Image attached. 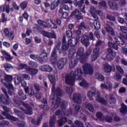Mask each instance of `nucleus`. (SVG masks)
Here are the masks:
<instances>
[{"instance_id":"1","label":"nucleus","mask_w":127,"mask_h":127,"mask_svg":"<svg viewBox=\"0 0 127 127\" xmlns=\"http://www.w3.org/2000/svg\"><path fill=\"white\" fill-rule=\"evenodd\" d=\"M52 74L49 75L48 78L51 83L53 84L52 87V94L51 97H53L52 100H53V105L55 106V108H58L61 105V110H58L56 112V115L59 116L60 119L58 122L59 125H64L66 122H67V118L64 117L65 113V106L63 103H61V99L59 97L62 96V90L60 88H57L55 90V83L56 82V78L58 77V71L57 69H54Z\"/></svg>"},{"instance_id":"2","label":"nucleus","mask_w":127,"mask_h":127,"mask_svg":"<svg viewBox=\"0 0 127 127\" xmlns=\"http://www.w3.org/2000/svg\"><path fill=\"white\" fill-rule=\"evenodd\" d=\"M83 72L80 68H76L75 71H71L70 74H67L65 76V82L68 85L73 86L75 84V80L79 81V85L83 88H88L89 83L86 82V80L82 78Z\"/></svg>"},{"instance_id":"3","label":"nucleus","mask_w":127,"mask_h":127,"mask_svg":"<svg viewBox=\"0 0 127 127\" xmlns=\"http://www.w3.org/2000/svg\"><path fill=\"white\" fill-rule=\"evenodd\" d=\"M70 98L72 100L71 103H76L75 112H76V113H80V114L85 113V111L82 110V108L79 106V104L81 103V96L80 94L74 93L73 95V97H70Z\"/></svg>"},{"instance_id":"4","label":"nucleus","mask_w":127,"mask_h":127,"mask_svg":"<svg viewBox=\"0 0 127 127\" xmlns=\"http://www.w3.org/2000/svg\"><path fill=\"white\" fill-rule=\"evenodd\" d=\"M94 91H89L87 93V96L90 100H93V96L96 97V100L99 103H101L103 105L108 104V101H105L104 99L100 97V92L96 90V88H93Z\"/></svg>"},{"instance_id":"5","label":"nucleus","mask_w":127,"mask_h":127,"mask_svg":"<svg viewBox=\"0 0 127 127\" xmlns=\"http://www.w3.org/2000/svg\"><path fill=\"white\" fill-rule=\"evenodd\" d=\"M75 51V50L72 51L71 49L69 51L68 58L69 59H70L69 65L70 69H74V67H76L77 64H78V59L76 58H74Z\"/></svg>"},{"instance_id":"6","label":"nucleus","mask_w":127,"mask_h":127,"mask_svg":"<svg viewBox=\"0 0 127 127\" xmlns=\"http://www.w3.org/2000/svg\"><path fill=\"white\" fill-rule=\"evenodd\" d=\"M38 23L40 26H43V27H47V26H49L51 28H53L54 29H56L58 27L57 25L52 22L50 19L47 20L46 22L39 20H38Z\"/></svg>"},{"instance_id":"7","label":"nucleus","mask_w":127,"mask_h":127,"mask_svg":"<svg viewBox=\"0 0 127 127\" xmlns=\"http://www.w3.org/2000/svg\"><path fill=\"white\" fill-rule=\"evenodd\" d=\"M40 56L42 57H38V56L35 55H30V57L31 59L35 60V61H38L41 63L42 62H46L47 61V59H48V55L46 53H43L42 54L40 55Z\"/></svg>"},{"instance_id":"8","label":"nucleus","mask_w":127,"mask_h":127,"mask_svg":"<svg viewBox=\"0 0 127 127\" xmlns=\"http://www.w3.org/2000/svg\"><path fill=\"white\" fill-rule=\"evenodd\" d=\"M2 91L5 94V97L3 96L2 94H0V101L4 105H8L9 104V98H8L7 94H6V90L4 88H2Z\"/></svg>"},{"instance_id":"9","label":"nucleus","mask_w":127,"mask_h":127,"mask_svg":"<svg viewBox=\"0 0 127 127\" xmlns=\"http://www.w3.org/2000/svg\"><path fill=\"white\" fill-rule=\"evenodd\" d=\"M83 72L85 74H88V75H92L94 73V70L92 66L89 64H85L83 65Z\"/></svg>"},{"instance_id":"10","label":"nucleus","mask_w":127,"mask_h":127,"mask_svg":"<svg viewBox=\"0 0 127 127\" xmlns=\"http://www.w3.org/2000/svg\"><path fill=\"white\" fill-rule=\"evenodd\" d=\"M67 63V59L66 58H61L56 63V64L60 70L61 69H63L65 65H66Z\"/></svg>"},{"instance_id":"11","label":"nucleus","mask_w":127,"mask_h":127,"mask_svg":"<svg viewBox=\"0 0 127 127\" xmlns=\"http://www.w3.org/2000/svg\"><path fill=\"white\" fill-rule=\"evenodd\" d=\"M89 12L91 13L94 18H98V16H96L95 12L98 13L100 16H103V18H105V15L103 13V12L100 11H97L96 8L94 7H91V9L89 10Z\"/></svg>"},{"instance_id":"12","label":"nucleus","mask_w":127,"mask_h":127,"mask_svg":"<svg viewBox=\"0 0 127 127\" xmlns=\"http://www.w3.org/2000/svg\"><path fill=\"white\" fill-rule=\"evenodd\" d=\"M96 116L100 121H106L107 123H112V121H113V119L109 116H107L106 118H104L103 114L101 112H98L96 114Z\"/></svg>"},{"instance_id":"13","label":"nucleus","mask_w":127,"mask_h":127,"mask_svg":"<svg viewBox=\"0 0 127 127\" xmlns=\"http://www.w3.org/2000/svg\"><path fill=\"white\" fill-rule=\"evenodd\" d=\"M22 105L25 107L26 110H24L23 108H20V109L25 113V114H26L27 115H32V108H30L29 107V105L28 104H26L25 103H22Z\"/></svg>"},{"instance_id":"14","label":"nucleus","mask_w":127,"mask_h":127,"mask_svg":"<svg viewBox=\"0 0 127 127\" xmlns=\"http://www.w3.org/2000/svg\"><path fill=\"white\" fill-rule=\"evenodd\" d=\"M108 52L109 54L106 56V59L109 61L113 60L116 56V52L113 51L111 49H108Z\"/></svg>"},{"instance_id":"15","label":"nucleus","mask_w":127,"mask_h":127,"mask_svg":"<svg viewBox=\"0 0 127 127\" xmlns=\"http://www.w3.org/2000/svg\"><path fill=\"white\" fill-rule=\"evenodd\" d=\"M0 52L5 57V59H6V61L10 62L11 61V60H12V59H13V57L10 55V54L6 52V51H5V50H1Z\"/></svg>"},{"instance_id":"16","label":"nucleus","mask_w":127,"mask_h":127,"mask_svg":"<svg viewBox=\"0 0 127 127\" xmlns=\"http://www.w3.org/2000/svg\"><path fill=\"white\" fill-rule=\"evenodd\" d=\"M80 40V38H78V39H70L68 41V45L67 46H71V47H75V45L79 42V40Z\"/></svg>"},{"instance_id":"17","label":"nucleus","mask_w":127,"mask_h":127,"mask_svg":"<svg viewBox=\"0 0 127 127\" xmlns=\"http://www.w3.org/2000/svg\"><path fill=\"white\" fill-rule=\"evenodd\" d=\"M39 68L41 71L44 72H52L53 71V68L50 65L47 64L40 66Z\"/></svg>"},{"instance_id":"18","label":"nucleus","mask_w":127,"mask_h":127,"mask_svg":"<svg viewBox=\"0 0 127 127\" xmlns=\"http://www.w3.org/2000/svg\"><path fill=\"white\" fill-rule=\"evenodd\" d=\"M70 16H74L76 19H82L83 18V16H81V12H79L78 10H75L71 14Z\"/></svg>"},{"instance_id":"19","label":"nucleus","mask_w":127,"mask_h":127,"mask_svg":"<svg viewBox=\"0 0 127 127\" xmlns=\"http://www.w3.org/2000/svg\"><path fill=\"white\" fill-rule=\"evenodd\" d=\"M81 43L84 44L86 47H88V46L89 44V37L87 35H85L82 37L81 40Z\"/></svg>"},{"instance_id":"20","label":"nucleus","mask_w":127,"mask_h":127,"mask_svg":"<svg viewBox=\"0 0 127 127\" xmlns=\"http://www.w3.org/2000/svg\"><path fill=\"white\" fill-rule=\"evenodd\" d=\"M2 115H3L4 117H5L6 119H7V120H9L10 121H17V118H16V117L12 116L8 113H5L4 112H2Z\"/></svg>"},{"instance_id":"21","label":"nucleus","mask_w":127,"mask_h":127,"mask_svg":"<svg viewBox=\"0 0 127 127\" xmlns=\"http://www.w3.org/2000/svg\"><path fill=\"white\" fill-rule=\"evenodd\" d=\"M15 85H18L19 83H21L22 87H26V82L24 81H21V77L18 76L17 80H14Z\"/></svg>"},{"instance_id":"22","label":"nucleus","mask_w":127,"mask_h":127,"mask_svg":"<svg viewBox=\"0 0 127 127\" xmlns=\"http://www.w3.org/2000/svg\"><path fill=\"white\" fill-rule=\"evenodd\" d=\"M27 73H29L30 75L35 76V75H36V74L38 73V70L29 67V68H27Z\"/></svg>"},{"instance_id":"23","label":"nucleus","mask_w":127,"mask_h":127,"mask_svg":"<svg viewBox=\"0 0 127 127\" xmlns=\"http://www.w3.org/2000/svg\"><path fill=\"white\" fill-rule=\"evenodd\" d=\"M5 11L6 13H9V5H5L4 6H0V13Z\"/></svg>"},{"instance_id":"24","label":"nucleus","mask_w":127,"mask_h":127,"mask_svg":"<svg viewBox=\"0 0 127 127\" xmlns=\"http://www.w3.org/2000/svg\"><path fill=\"white\" fill-rule=\"evenodd\" d=\"M105 29L107 32H109L111 35H115V31L113 29V28L109 25V24H107L105 26Z\"/></svg>"},{"instance_id":"25","label":"nucleus","mask_w":127,"mask_h":127,"mask_svg":"<svg viewBox=\"0 0 127 127\" xmlns=\"http://www.w3.org/2000/svg\"><path fill=\"white\" fill-rule=\"evenodd\" d=\"M103 69L106 73H110V72L112 71L113 68L110 64L106 63L103 65Z\"/></svg>"},{"instance_id":"26","label":"nucleus","mask_w":127,"mask_h":127,"mask_svg":"<svg viewBox=\"0 0 127 127\" xmlns=\"http://www.w3.org/2000/svg\"><path fill=\"white\" fill-rule=\"evenodd\" d=\"M44 36L46 37H51L52 38H56V34L54 32L49 33L48 32H44L43 33Z\"/></svg>"},{"instance_id":"27","label":"nucleus","mask_w":127,"mask_h":127,"mask_svg":"<svg viewBox=\"0 0 127 127\" xmlns=\"http://www.w3.org/2000/svg\"><path fill=\"white\" fill-rule=\"evenodd\" d=\"M60 3L59 0H55L51 5V9L53 10L56 8Z\"/></svg>"},{"instance_id":"28","label":"nucleus","mask_w":127,"mask_h":127,"mask_svg":"<svg viewBox=\"0 0 127 127\" xmlns=\"http://www.w3.org/2000/svg\"><path fill=\"white\" fill-rule=\"evenodd\" d=\"M18 97L21 99V100H26V95L23 94V91L21 89L19 90L18 92Z\"/></svg>"},{"instance_id":"29","label":"nucleus","mask_w":127,"mask_h":127,"mask_svg":"<svg viewBox=\"0 0 127 127\" xmlns=\"http://www.w3.org/2000/svg\"><path fill=\"white\" fill-rule=\"evenodd\" d=\"M68 49L69 46L66 45V38L64 37L63 40V46L62 47V49H63V50H68Z\"/></svg>"},{"instance_id":"30","label":"nucleus","mask_w":127,"mask_h":127,"mask_svg":"<svg viewBox=\"0 0 127 127\" xmlns=\"http://www.w3.org/2000/svg\"><path fill=\"white\" fill-rule=\"evenodd\" d=\"M25 92L27 94H29V95H31V96H33L34 95V90L32 88L29 89V88L26 87L24 88Z\"/></svg>"},{"instance_id":"31","label":"nucleus","mask_w":127,"mask_h":127,"mask_svg":"<svg viewBox=\"0 0 127 127\" xmlns=\"http://www.w3.org/2000/svg\"><path fill=\"white\" fill-rule=\"evenodd\" d=\"M109 6L112 9H117L118 8V4L116 3V2H114L113 1H110L109 2Z\"/></svg>"},{"instance_id":"32","label":"nucleus","mask_w":127,"mask_h":127,"mask_svg":"<svg viewBox=\"0 0 127 127\" xmlns=\"http://www.w3.org/2000/svg\"><path fill=\"white\" fill-rule=\"evenodd\" d=\"M95 78L99 81H104V80H105V77H104V76H103L102 74L99 72L96 73Z\"/></svg>"},{"instance_id":"33","label":"nucleus","mask_w":127,"mask_h":127,"mask_svg":"<svg viewBox=\"0 0 127 127\" xmlns=\"http://www.w3.org/2000/svg\"><path fill=\"white\" fill-rule=\"evenodd\" d=\"M120 112L122 114H127V106L125 104L122 103L121 104V109Z\"/></svg>"},{"instance_id":"34","label":"nucleus","mask_w":127,"mask_h":127,"mask_svg":"<svg viewBox=\"0 0 127 127\" xmlns=\"http://www.w3.org/2000/svg\"><path fill=\"white\" fill-rule=\"evenodd\" d=\"M29 66H27V64H21L18 65L17 67L18 70H22V69H26V71H27V68H29Z\"/></svg>"},{"instance_id":"35","label":"nucleus","mask_w":127,"mask_h":127,"mask_svg":"<svg viewBox=\"0 0 127 127\" xmlns=\"http://www.w3.org/2000/svg\"><path fill=\"white\" fill-rule=\"evenodd\" d=\"M84 52V48H80L77 52V56H80V58H83V53Z\"/></svg>"},{"instance_id":"36","label":"nucleus","mask_w":127,"mask_h":127,"mask_svg":"<svg viewBox=\"0 0 127 127\" xmlns=\"http://www.w3.org/2000/svg\"><path fill=\"white\" fill-rule=\"evenodd\" d=\"M106 98H107V100H108V99H109V102L111 105L116 104V99H115V98H114V97L110 96V97H109V96L107 95V96H106Z\"/></svg>"},{"instance_id":"37","label":"nucleus","mask_w":127,"mask_h":127,"mask_svg":"<svg viewBox=\"0 0 127 127\" xmlns=\"http://www.w3.org/2000/svg\"><path fill=\"white\" fill-rule=\"evenodd\" d=\"M95 20H94V24L95 29L99 30L100 29V28H101V25L100 24V22L97 21V19H98V17L97 18H95Z\"/></svg>"},{"instance_id":"38","label":"nucleus","mask_w":127,"mask_h":127,"mask_svg":"<svg viewBox=\"0 0 127 127\" xmlns=\"http://www.w3.org/2000/svg\"><path fill=\"white\" fill-rule=\"evenodd\" d=\"M57 59V55H56V49H54L51 55V62L53 63V60H56Z\"/></svg>"},{"instance_id":"39","label":"nucleus","mask_w":127,"mask_h":127,"mask_svg":"<svg viewBox=\"0 0 127 127\" xmlns=\"http://www.w3.org/2000/svg\"><path fill=\"white\" fill-rule=\"evenodd\" d=\"M56 121V117L54 116V117H51L50 121V125L51 127H55V122Z\"/></svg>"},{"instance_id":"40","label":"nucleus","mask_w":127,"mask_h":127,"mask_svg":"<svg viewBox=\"0 0 127 127\" xmlns=\"http://www.w3.org/2000/svg\"><path fill=\"white\" fill-rule=\"evenodd\" d=\"M84 0H81L80 1H77V0H75L74 2V4L75 6H78V7H81L82 6V4L84 3Z\"/></svg>"},{"instance_id":"41","label":"nucleus","mask_w":127,"mask_h":127,"mask_svg":"<svg viewBox=\"0 0 127 127\" xmlns=\"http://www.w3.org/2000/svg\"><path fill=\"white\" fill-rule=\"evenodd\" d=\"M7 88L9 89V94H11V92H13V86L11 83H8L7 84Z\"/></svg>"},{"instance_id":"42","label":"nucleus","mask_w":127,"mask_h":127,"mask_svg":"<svg viewBox=\"0 0 127 127\" xmlns=\"http://www.w3.org/2000/svg\"><path fill=\"white\" fill-rule=\"evenodd\" d=\"M3 35H5L7 37H11V34H9V32L8 31V29L5 28L3 31Z\"/></svg>"},{"instance_id":"43","label":"nucleus","mask_w":127,"mask_h":127,"mask_svg":"<svg viewBox=\"0 0 127 127\" xmlns=\"http://www.w3.org/2000/svg\"><path fill=\"white\" fill-rule=\"evenodd\" d=\"M114 78L117 81H121L122 80V75L119 73H116L114 75Z\"/></svg>"},{"instance_id":"44","label":"nucleus","mask_w":127,"mask_h":127,"mask_svg":"<svg viewBox=\"0 0 127 127\" xmlns=\"http://www.w3.org/2000/svg\"><path fill=\"white\" fill-rule=\"evenodd\" d=\"M106 89L110 90H112L113 89V83L110 81H108L106 83Z\"/></svg>"},{"instance_id":"45","label":"nucleus","mask_w":127,"mask_h":127,"mask_svg":"<svg viewBox=\"0 0 127 127\" xmlns=\"http://www.w3.org/2000/svg\"><path fill=\"white\" fill-rule=\"evenodd\" d=\"M86 106L87 108H88L89 109L90 112H91L92 113H93V112H94V108L93 107V106H92V104H91V103H87L86 104Z\"/></svg>"},{"instance_id":"46","label":"nucleus","mask_w":127,"mask_h":127,"mask_svg":"<svg viewBox=\"0 0 127 127\" xmlns=\"http://www.w3.org/2000/svg\"><path fill=\"white\" fill-rule=\"evenodd\" d=\"M3 67L6 70V69H11L13 67L9 64H3Z\"/></svg>"},{"instance_id":"47","label":"nucleus","mask_w":127,"mask_h":127,"mask_svg":"<svg viewBox=\"0 0 127 127\" xmlns=\"http://www.w3.org/2000/svg\"><path fill=\"white\" fill-rule=\"evenodd\" d=\"M27 6V2L23 1L20 3V7L22 9H25Z\"/></svg>"},{"instance_id":"48","label":"nucleus","mask_w":127,"mask_h":127,"mask_svg":"<svg viewBox=\"0 0 127 127\" xmlns=\"http://www.w3.org/2000/svg\"><path fill=\"white\" fill-rule=\"evenodd\" d=\"M116 68H117V70L118 71V72H120V73L122 74V75H123L124 73V69H123V68H122V67H121V66L117 65L116 66Z\"/></svg>"},{"instance_id":"49","label":"nucleus","mask_w":127,"mask_h":127,"mask_svg":"<svg viewBox=\"0 0 127 127\" xmlns=\"http://www.w3.org/2000/svg\"><path fill=\"white\" fill-rule=\"evenodd\" d=\"M5 80L7 82H11L12 81V76L11 75H6L5 76Z\"/></svg>"},{"instance_id":"50","label":"nucleus","mask_w":127,"mask_h":127,"mask_svg":"<svg viewBox=\"0 0 127 127\" xmlns=\"http://www.w3.org/2000/svg\"><path fill=\"white\" fill-rule=\"evenodd\" d=\"M65 90H66V93L68 94V95H69V96H70V95L71 94H72V92H73V88H70V87H66L65 88Z\"/></svg>"},{"instance_id":"51","label":"nucleus","mask_w":127,"mask_h":127,"mask_svg":"<svg viewBox=\"0 0 127 127\" xmlns=\"http://www.w3.org/2000/svg\"><path fill=\"white\" fill-rule=\"evenodd\" d=\"M86 28H87V27L84 25L83 22H81L78 27V29H80V30H83L86 29Z\"/></svg>"},{"instance_id":"52","label":"nucleus","mask_w":127,"mask_h":127,"mask_svg":"<svg viewBox=\"0 0 127 127\" xmlns=\"http://www.w3.org/2000/svg\"><path fill=\"white\" fill-rule=\"evenodd\" d=\"M14 112L15 114H16L17 115V116H18V117H19V118H20L22 120L24 119V117H21V115H20V112H19L18 110H17V109H14Z\"/></svg>"},{"instance_id":"53","label":"nucleus","mask_w":127,"mask_h":127,"mask_svg":"<svg viewBox=\"0 0 127 127\" xmlns=\"http://www.w3.org/2000/svg\"><path fill=\"white\" fill-rule=\"evenodd\" d=\"M41 121V118H39L37 121H35L34 119H32L31 122L32 124H34V125H39V124H40Z\"/></svg>"},{"instance_id":"54","label":"nucleus","mask_w":127,"mask_h":127,"mask_svg":"<svg viewBox=\"0 0 127 127\" xmlns=\"http://www.w3.org/2000/svg\"><path fill=\"white\" fill-rule=\"evenodd\" d=\"M120 29L124 33H127V27L125 26H120Z\"/></svg>"},{"instance_id":"55","label":"nucleus","mask_w":127,"mask_h":127,"mask_svg":"<svg viewBox=\"0 0 127 127\" xmlns=\"http://www.w3.org/2000/svg\"><path fill=\"white\" fill-rule=\"evenodd\" d=\"M22 77L25 79V80H30V76H29L28 74H22Z\"/></svg>"},{"instance_id":"56","label":"nucleus","mask_w":127,"mask_h":127,"mask_svg":"<svg viewBox=\"0 0 127 127\" xmlns=\"http://www.w3.org/2000/svg\"><path fill=\"white\" fill-rule=\"evenodd\" d=\"M75 124L78 127H84V125H83V124H82L78 121H76L75 122Z\"/></svg>"},{"instance_id":"57","label":"nucleus","mask_w":127,"mask_h":127,"mask_svg":"<svg viewBox=\"0 0 127 127\" xmlns=\"http://www.w3.org/2000/svg\"><path fill=\"white\" fill-rule=\"evenodd\" d=\"M119 3L121 6H124L127 2L125 0H119Z\"/></svg>"},{"instance_id":"58","label":"nucleus","mask_w":127,"mask_h":127,"mask_svg":"<svg viewBox=\"0 0 127 127\" xmlns=\"http://www.w3.org/2000/svg\"><path fill=\"white\" fill-rule=\"evenodd\" d=\"M2 109L3 110V112L5 113V114H8V113H9V108H7V107L6 106H3L2 107Z\"/></svg>"},{"instance_id":"59","label":"nucleus","mask_w":127,"mask_h":127,"mask_svg":"<svg viewBox=\"0 0 127 127\" xmlns=\"http://www.w3.org/2000/svg\"><path fill=\"white\" fill-rule=\"evenodd\" d=\"M39 107L41 109H43V110L44 111H47L48 110V106L47 105H39Z\"/></svg>"},{"instance_id":"60","label":"nucleus","mask_w":127,"mask_h":127,"mask_svg":"<svg viewBox=\"0 0 127 127\" xmlns=\"http://www.w3.org/2000/svg\"><path fill=\"white\" fill-rule=\"evenodd\" d=\"M100 6H103V7H107V3L104 1H101L99 2Z\"/></svg>"},{"instance_id":"61","label":"nucleus","mask_w":127,"mask_h":127,"mask_svg":"<svg viewBox=\"0 0 127 127\" xmlns=\"http://www.w3.org/2000/svg\"><path fill=\"white\" fill-rule=\"evenodd\" d=\"M62 16L63 18H68L69 17V14L66 12H64L62 13Z\"/></svg>"},{"instance_id":"62","label":"nucleus","mask_w":127,"mask_h":127,"mask_svg":"<svg viewBox=\"0 0 127 127\" xmlns=\"http://www.w3.org/2000/svg\"><path fill=\"white\" fill-rule=\"evenodd\" d=\"M99 56L98 54H95L93 56H91V60L92 61H95V60H96L97 59V58H98Z\"/></svg>"},{"instance_id":"63","label":"nucleus","mask_w":127,"mask_h":127,"mask_svg":"<svg viewBox=\"0 0 127 127\" xmlns=\"http://www.w3.org/2000/svg\"><path fill=\"white\" fill-rule=\"evenodd\" d=\"M12 6L14 9H16V10H18V9H19V7L16 5V3H15V2H12Z\"/></svg>"},{"instance_id":"64","label":"nucleus","mask_w":127,"mask_h":127,"mask_svg":"<svg viewBox=\"0 0 127 127\" xmlns=\"http://www.w3.org/2000/svg\"><path fill=\"white\" fill-rule=\"evenodd\" d=\"M121 52L123 53V54H125V55H127V49L126 48H122Z\"/></svg>"}]
</instances>
